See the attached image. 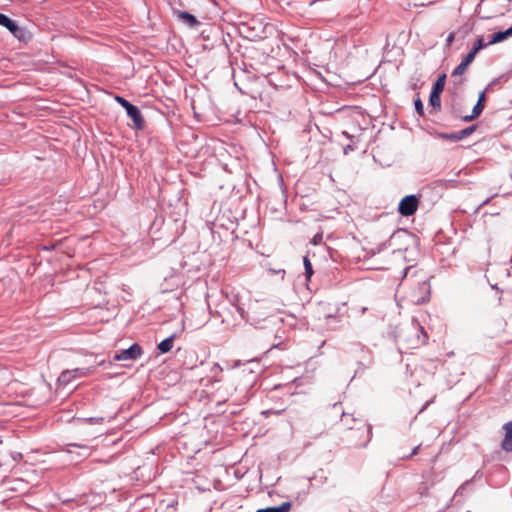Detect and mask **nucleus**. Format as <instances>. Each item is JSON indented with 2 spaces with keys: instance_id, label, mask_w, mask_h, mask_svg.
<instances>
[{
  "instance_id": "obj_36",
  "label": "nucleus",
  "mask_w": 512,
  "mask_h": 512,
  "mask_svg": "<svg viewBox=\"0 0 512 512\" xmlns=\"http://www.w3.org/2000/svg\"><path fill=\"white\" fill-rule=\"evenodd\" d=\"M19 457H22V454L16 455V457H14V460H17V458Z\"/></svg>"
},
{
  "instance_id": "obj_35",
  "label": "nucleus",
  "mask_w": 512,
  "mask_h": 512,
  "mask_svg": "<svg viewBox=\"0 0 512 512\" xmlns=\"http://www.w3.org/2000/svg\"><path fill=\"white\" fill-rule=\"evenodd\" d=\"M19 457H22V454L16 455V457H14V460H17V458Z\"/></svg>"
},
{
  "instance_id": "obj_29",
  "label": "nucleus",
  "mask_w": 512,
  "mask_h": 512,
  "mask_svg": "<svg viewBox=\"0 0 512 512\" xmlns=\"http://www.w3.org/2000/svg\"><path fill=\"white\" fill-rule=\"evenodd\" d=\"M475 119H476V117H472V114H470V115H466V116H463V117H462V120H463L464 122H471V121H473V120H475Z\"/></svg>"
},
{
  "instance_id": "obj_26",
  "label": "nucleus",
  "mask_w": 512,
  "mask_h": 512,
  "mask_svg": "<svg viewBox=\"0 0 512 512\" xmlns=\"http://www.w3.org/2000/svg\"><path fill=\"white\" fill-rule=\"evenodd\" d=\"M454 39H455L454 32L449 33V35L446 38V46L447 47L451 46V44L453 43Z\"/></svg>"
},
{
  "instance_id": "obj_2",
  "label": "nucleus",
  "mask_w": 512,
  "mask_h": 512,
  "mask_svg": "<svg viewBox=\"0 0 512 512\" xmlns=\"http://www.w3.org/2000/svg\"><path fill=\"white\" fill-rule=\"evenodd\" d=\"M115 100L126 110V113L132 119L135 128L139 130L143 129L145 121L139 108L121 96H116Z\"/></svg>"
},
{
  "instance_id": "obj_8",
  "label": "nucleus",
  "mask_w": 512,
  "mask_h": 512,
  "mask_svg": "<svg viewBox=\"0 0 512 512\" xmlns=\"http://www.w3.org/2000/svg\"><path fill=\"white\" fill-rule=\"evenodd\" d=\"M173 14L190 28H195L200 24L197 18L189 12L174 9Z\"/></svg>"
},
{
  "instance_id": "obj_32",
  "label": "nucleus",
  "mask_w": 512,
  "mask_h": 512,
  "mask_svg": "<svg viewBox=\"0 0 512 512\" xmlns=\"http://www.w3.org/2000/svg\"><path fill=\"white\" fill-rule=\"evenodd\" d=\"M433 402V399L427 401L423 407L420 409L419 413L423 412L431 403Z\"/></svg>"
},
{
  "instance_id": "obj_17",
  "label": "nucleus",
  "mask_w": 512,
  "mask_h": 512,
  "mask_svg": "<svg viewBox=\"0 0 512 512\" xmlns=\"http://www.w3.org/2000/svg\"><path fill=\"white\" fill-rule=\"evenodd\" d=\"M489 44L488 42H484V39L483 37H480L478 38L474 45H473V48L472 50L470 51L471 54H473L474 56H476V54L483 48L487 47Z\"/></svg>"
},
{
  "instance_id": "obj_38",
  "label": "nucleus",
  "mask_w": 512,
  "mask_h": 512,
  "mask_svg": "<svg viewBox=\"0 0 512 512\" xmlns=\"http://www.w3.org/2000/svg\"><path fill=\"white\" fill-rule=\"evenodd\" d=\"M103 364H104V361H100V362L98 363V365H103Z\"/></svg>"
},
{
  "instance_id": "obj_30",
  "label": "nucleus",
  "mask_w": 512,
  "mask_h": 512,
  "mask_svg": "<svg viewBox=\"0 0 512 512\" xmlns=\"http://www.w3.org/2000/svg\"><path fill=\"white\" fill-rule=\"evenodd\" d=\"M419 449H420V445H418V446L414 447V448H413V450H412V452H411V453H410V455L408 456V458H411V457H413L414 455H416V454L418 453Z\"/></svg>"
},
{
  "instance_id": "obj_27",
  "label": "nucleus",
  "mask_w": 512,
  "mask_h": 512,
  "mask_svg": "<svg viewBox=\"0 0 512 512\" xmlns=\"http://www.w3.org/2000/svg\"><path fill=\"white\" fill-rule=\"evenodd\" d=\"M486 94L485 91L480 92L477 103L485 105Z\"/></svg>"
},
{
  "instance_id": "obj_1",
  "label": "nucleus",
  "mask_w": 512,
  "mask_h": 512,
  "mask_svg": "<svg viewBox=\"0 0 512 512\" xmlns=\"http://www.w3.org/2000/svg\"><path fill=\"white\" fill-rule=\"evenodd\" d=\"M398 338L407 349H414L424 345L428 340V335L418 322L413 321L400 330Z\"/></svg>"
},
{
  "instance_id": "obj_23",
  "label": "nucleus",
  "mask_w": 512,
  "mask_h": 512,
  "mask_svg": "<svg viewBox=\"0 0 512 512\" xmlns=\"http://www.w3.org/2000/svg\"><path fill=\"white\" fill-rule=\"evenodd\" d=\"M82 421L91 423V424H98L103 421V418L102 417H90V418L82 419Z\"/></svg>"
},
{
  "instance_id": "obj_4",
  "label": "nucleus",
  "mask_w": 512,
  "mask_h": 512,
  "mask_svg": "<svg viewBox=\"0 0 512 512\" xmlns=\"http://www.w3.org/2000/svg\"><path fill=\"white\" fill-rule=\"evenodd\" d=\"M477 129V125L468 126L460 131L452 132V133H438L437 137L442 140H448L452 142H457L467 138L472 135Z\"/></svg>"
},
{
  "instance_id": "obj_39",
  "label": "nucleus",
  "mask_w": 512,
  "mask_h": 512,
  "mask_svg": "<svg viewBox=\"0 0 512 512\" xmlns=\"http://www.w3.org/2000/svg\"><path fill=\"white\" fill-rule=\"evenodd\" d=\"M368 442H369L368 440H367V441H365L364 446H367Z\"/></svg>"
},
{
  "instance_id": "obj_13",
  "label": "nucleus",
  "mask_w": 512,
  "mask_h": 512,
  "mask_svg": "<svg viewBox=\"0 0 512 512\" xmlns=\"http://www.w3.org/2000/svg\"><path fill=\"white\" fill-rule=\"evenodd\" d=\"M174 339H175V334H172L171 336L162 340L157 346L159 351L161 353H168L173 347Z\"/></svg>"
},
{
  "instance_id": "obj_11",
  "label": "nucleus",
  "mask_w": 512,
  "mask_h": 512,
  "mask_svg": "<svg viewBox=\"0 0 512 512\" xmlns=\"http://www.w3.org/2000/svg\"><path fill=\"white\" fill-rule=\"evenodd\" d=\"M512 36V26L504 31H498L491 35L488 44H496L502 42Z\"/></svg>"
},
{
  "instance_id": "obj_22",
  "label": "nucleus",
  "mask_w": 512,
  "mask_h": 512,
  "mask_svg": "<svg viewBox=\"0 0 512 512\" xmlns=\"http://www.w3.org/2000/svg\"><path fill=\"white\" fill-rule=\"evenodd\" d=\"M11 20L12 19L9 18L7 15L0 13V26H3L6 28L8 26V24H10Z\"/></svg>"
},
{
  "instance_id": "obj_19",
  "label": "nucleus",
  "mask_w": 512,
  "mask_h": 512,
  "mask_svg": "<svg viewBox=\"0 0 512 512\" xmlns=\"http://www.w3.org/2000/svg\"><path fill=\"white\" fill-rule=\"evenodd\" d=\"M485 108L484 104L476 103L472 110V117L478 118Z\"/></svg>"
},
{
  "instance_id": "obj_28",
  "label": "nucleus",
  "mask_w": 512,
  "mask_h": 512,
  "mask_svg": "<svg viewBox=\"0 0 512 512\" xmlns=\"http://www.w3.org/2000/svg\"><path fill=\"white\" fill-rule=\"evenodd\" d=\"M354 150V147L352 145H346L344 148H343V153L345 155H347L350 151H353Z\"/></svg>"
},
{
  "instance_id": "obj_5",
  "label": "nucleus",
  "mask_w": 512,
  "mask_h": 512,
  "mask_svg": "<svg viewBox=\"0 0 512 512\" xmlns=\"http://www.w3.org/2000/svg\"><path fill=\"white\" fill-rule=\"evenodd\" d=\"M91 372L90 368H75L71 370H64L58 377V384L62 386L68 385L73 378L85 377Z\"/></svg>"
},
{
  "instance_id": "obj_14",
  "label": "nucleus",
  "mask_w": 512,
  "mask_h": 512,
  "mask_svg": "<svg viewBox=\"0 0 512 512\" xmlns=\"http://www.w3.org/2000/svg\"><path fill=\"white\" fill-rule=\"evenodd\" d=\"M441 93L432 92L429 96V105L432 106L436 111L441 110Z\"/></svg>"
},
{
  "instance_id": "obj_3",
  "label": "nucleus",
  "mask_w": 512,
  "mask_h": 512,
  "mask_svg": "<svg viewBox=\"0 0 512 512\" xmlns=\"http://www.w3.org/2000/svg\"><path fill=\"white\" fill-rule=\"evenodd\" d=\"M418 203L419 201L416 195H407L401 199L398 206V212L402 216H411L417 211Z\"/></svg>"
},
{
  "instance_id": "obj_24",
  "label": "nucleus",
  "mask_w": 512,
  "mask_h": 512,
  "mask_svg": "<svg viewBox=\"0 0 512 512\" xmlns=\"http://www.w3.org/2000/svg\"><path fill=\"white\" fill-rule=\"evenodd\" d=\"M232 304L236 307V310L240 314L241 318L245 319L246 318L245 309L242 306H240L239 304H236L235 302H232Z\"/></svg>"
},
{
  "instance_id": "obj_25",
  "label": "nucleus",
  "mask_w": 512,
  "mask_h": 512,
  "mask_svg": "<svg viewBox=\"0 0 512 512\" xmlns=\"http://www.w3.org/2000/svg\"><path fill=\"white\" fill-rule=\"evenodd\" d=\"M323 240V235L322 233H317L316 235H314L313 239H312V243L314 245H318L322 242Z\"/></svg>"
},
{
  "instance_id": "obj_40",
  "label": "nucleus",
  "mask_w": 512,
  "mask_h": 512,
  "mask_svg": "<svg viewBox=\"0 0 512 512\" xmlns=\"http://www.w3.org/2000/svg\"><path fill=\"white\" fill-rule=\"evenodd\" d=\"M368 442H369L368 440H367V441H365L364 446H367Z\"/></svg>"
},
{
  "instance_id": "obj_34",
  "label": "nucleus",
  "mask_w": 512,
  "mask_h": 512,
  "mask_svg": "<svg viewBox=\"0 0 512 512\" xmlns=\"http://www.w3.org/2000/svg\"><path fill=\"white\" fill-rule=\"evenodd\" d=\"M19 457H22V454L16 455V457H14V460H17V458Z\"/></svg>"
},
{
  "instance_id": "obj_10",
  "label": "nucleus",
  "mask_w": 512,
  "mask_h": 512,
  "mask_svg": "<svg viewBox=\"0 0 512 512\" xmlns=\"http://www.w3.org/2000/svg\"><path fill=\"white\" fill-rule=\"evenodd\" d=\"M475 56L471 54L470 52L465 55V57L462 59L461 63L454 68L452 71V76H461L467 67L473 62Z\"/></svg>"
},
{
  "instance_id": "obj_31",
  "label": "nucleus",
  "mask_w": 512,
  "mask_h": 512,
  "mask_svg": "<svg viewBox=\"0 0 512 512\" xmlns=\"http://www.w3.org/2000/svg\"><path fill=\"white\" fill-rule=\"evenodd\" d=\"M367 436H368V441H370L371 437H372V426L371 425H367Z\"/></svg>"
},
{
  "instance_id": "obj_33",
  "label": "nucleus",
  "mask_w": 512,
  "mask_h": 512,
  "mask_svg": "<svg viewBox=\"0 0 512 512\" xmlns=\"http://www.w3.org/2000/svg\"><path fill=\"white\" fill-rule=\"evenodd\" d=\"M422 285H423V287H425L429 290V284L426 280L422 282Z\"/></svg>"
},
{
  "instance_id": "obj_6",
  "label": "nucleus",
  "mask_w": 512,
  "mask_h": 512,
  "mask_svg": "<svg viewBox=\"0 0 512 512\" xmlns=\"http://www.w3.org/2000/svg\"><path fill=\"white\" fill-rule=\"evenodd\" d=\"M143 353L141 346L138 343H133L129 348L122 350L119 353H116L113 357L114 361H124V360H136Z\"/></svg>"
},
{
  "instance_id": "obj_16",
  "label": "nucleus",
  "mask_w": 512,
  "mask_h": 512,
  "mask_svg": "<svg viewBox=\"0 0 512 512\" xmlns=\"http://www.w3.org/2000/svg\"><path fill=\"white\" fill-rule=\"evenodd\" d=\"M446 74L440 75L434 82L432 92L442 93L445 86Z\"/></svg>"
},
{
  "instance_id": "obj_15",
  "label": "nucleus",
  "mask_w": 512,
  "mask_h": 512,
  "mask_svg": "<svg viewBox=\"0 0 512 512\" xmlns=\"http://www.w3.org/2000/svg\"><path fill=\"white\" fill-rule=\"evenodd\" d=\"M68 446L80 449V451L77 453V455L80 458H87L91 454V449L87 445H82V444H78V443H70V444H68Z\"/></svg>"
},
{
  "instance_id": "obj_18",
  "label": "nucleus",
  "mask_w": 512,
  "mask_h": 512,
  "mask_svg": "<svg viewBox=\"0 0 512 512\" xmlns=\"http://www.w3.org/2000/svg\"><path fill=\"white\" fill-rule=\"evenodd\" d=\"M303 264L305 269V277L307 280H310L311 276L313 275V267L308 256L303 257Z\"/></svg>"
},
{
  "instance_id": "obj_12",
  "label": "nucleus",
  "mask_w": 512,
  "mask_h": 512,
  "mask_svg": "<svg viewBox=\"0 0 512 512\" xmlns=\"http://www.w3.org/2000/svg\"><path fill=\"white\" fill-rule=\"evenodd\" d=\"M291 502H283L279 506H270L262 509H258L256 512H289L291 509Z\"/></svg>"
},
{
  "instance_id": "obj_21",
  "label": "nucleus",
  "mask_w": 512,
  "mask_h": 512,
  "mask_svg": "<svg viewBox=\"0 0 512 512\" xmlns=\"http://www.w3.org/2000/svg\"><path fill=\"white\" fill-rule=\"evenodd\" d=\"M325 319L327 321V326H329L331 329H335L336 328L334 325H332V322H335V323L339 322L338 317L335 316V315H332V314H327L325 316Z\"/></svg>"
},
{
  "instance_id": "obj_20",
  "label": "nucleus",
  "mask_w": 512,
  "mask_h": 512,
  "mask_svg": "<svg viewBox=\"0 0 512 512\" xmlns=\"http://www.w3.org/2000/svg\"><path fill=\"white\" fill-rule=\"evenodd\" d=\"M414 106H415L416 112L420 116H424V106H423V103H422V101H421V99L419 97L417 99H415Z\"/></svg>"
},
{
  "instance_id": "obj_37",
  "label": "nucleus",
  "mask_w": 512,
  "mask_h": 512,
  "mask_svg": "<svg viewBox=\"0 0 512 512\" xmlns=\"http://www.w3.org/2000/svg\"><path fill=\"white\" fill-rule=\"evenodd\" d=\"M366 309H367V308H365V307H364V308H362V313H365Z\"/></svg>"
},
{
  "instance_id": "obj_7",
  "label": "nucleus",
  "mask_w": 512,
  "mask_h": 512,
  "mask_svg": "<svg viewBox=\"0 0 512 512\" xmlns=\"http://www.w3.org/2000/svg\"><path fill=\"white\" fill-rule=\"evenodd\" d=\"M6 28L22 43L27 44L32 40V33L27 28L19 26L14 20H11Z\"/></svg>"
},
{
  "instance_id": "obj_9",
  "label": "nucleus",
  "mask_w": 512,
  "mask_h": 512,
  "mask_svg": "<svg viewBox=\"0 0 512 512\" xmlns=\"http://www.w3.org/2000/svg\"><path fill=\"white\" fill-rule=\"evenodd\" d=\"M505 430V437L501 442V447L504 451L512 452V421L503 425Z\"/></svg>"
}]
</instances>
